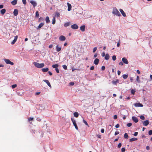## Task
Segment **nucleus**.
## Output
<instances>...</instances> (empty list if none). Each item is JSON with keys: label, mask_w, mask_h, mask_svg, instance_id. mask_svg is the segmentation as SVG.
Segmentation results:
<instances>
[{"label": "nucleus", "mask_w": 152, "mask_h": 152, "mask_svg": "<svg viewBox=\"0 0 152 152\" xmlns=\"http://www.w3.org/2000/svg\"><path fill=\"white\" fill-rule=\"evenodd\" d=\"M148 134L149 135H151L152 134V130H150L148 132Z\"/></svg>", "instance_id": "nucleus-45"}, {"label": "nucleus", "mask_w": 152, "mask_h": 152, "mask_svg": "<svg viewBox=\"0 0 152 152\" xmlns=\"http://www.w3.org/2000/svg\"><path fill=\"white\" fill-rule=\"evenodd\" d=\"M33 64L35 67L38 68H42L45 66L44 64L43 63L39 64L38 63L35 62L33 63Z\"/></svg>", "instance_id": "nucleus-1"}, {"label": "nucleus", "mask_w": 152, "mask_h": 152, "mask_svg": "<svg viewBox=\"0 0 152 152\" xmlns=\"http://www.w3.org/2000/svg\"><path fill=\"white\" fill-rule=\"evenodd\" d=\"M59 39L61 41H64L65 40L66 37L64 36L61 35L59 37Z\"/></svg>", "instance_id": "nucleus-10"}, {"label": "nucleus", "mask_w": 152, "mask_h": 152, "mask_svg": "<svg viewBox=\"0 0 152 152\" xmlns=\"http://www.w3.org/2000/svg\"><path fill=\"white\" fill-rule=\"evenodd\" d=\"M96 136L98 138H101V135H100L97 134Z\"/></svg>", "instance_id": "nucleus-60"}, {"label": "nucleus", "mask_w": 152, "mask_h": 152, "mask_svg": "<svg viewBox=\"0 0 152 152\" xmlns=\"http://www.w3.org/2000/svg\"><path fill=\"white\" fill-rule=\"evenodd\" d=\"M6 10L5 9L1 10L0 11L1 14V15H4L6 12Z\"/></svg>", "instance_id": "nucleus-23"}, {"label": "nucleus", "mask_w": 152, "mask_h": 152, "mask_svg": "<svg viewBox=\"0 0 152 152\" xmlns=\"http://www.w3.org/2000/svg\"><path fill=\"white\" fill-rule=\"evenodd\" d=\"M83 122L85 124V125H86L87 126H88V124L86 121L85 120H83Z\"/></svg>", "instance_id": "nucleus-39"}, {"label": "nucleus", "mask_w": 152, "mask_h": 152, "mask_svg": "<svg viewBox=\"0 0 152 152\" xmlns=\"http://www.w3.org/2000/svg\"><path fill=\"white\" fill-rule=\"evenodd\" d=\"M17 86V85L16 84H14L12 85V88H16Z\"/></svg>", "instance_id": "nucleus-38"}, {"label": "nucleus", "mask_w": 152, "mask_h": 152, "mask_svg": "<svg viewBox=\"0 0 152 152\" xmlns=\"http://www.w3.org/2000/svg\"><path fill=\"white\" fill-rule=\"evenodd\" d=\"M128 77V75H123L122 76V77L124 79H126Z\"/></svg>", "instance_id": "nucleus-28"}, {"label": "nucleus", "mask_w": 152, "mask_h": 152, "mask_svg": "<svg viewBox=\"0 0 152 152\" xmlns=\"http://www.w3.org/2000/svg\"><path fill=\"white\" fill-rule=\"evenodd\" d=\"M37 120L39 121H41V119L40 118L38 117L37 118Z\"/></svg>", "instance_id": "nucleus-50"}, {"label": "nucleus", "mask_w": 152, "mask_h": 152, "mask_svg": "<svg viewBox=\"0 0 152 152\" xmlns=\"http://www.w3.org/2000/svg\"><path fill=\"white\" fill-rule=\"evenodd\" d=\"M140 118L142 120H144L145 119V118L144 116L142 115H141L140 116Z\"/></svg>", "instance_id": "nucleus-37"}, {"label": "nucleus", "mask_w": 152, "mask_h": 152, "mask_svg": "<svg viewBox=\"0 0 152 152\" xmlns=\"http://www.w3.org/2000/svg\"><path fill=\"white\" fill-rule=\"evenodd\" d=\"M18 11L17 9L14 10L13 12V14L15 16H16L18 15Z\"/></svg>", "instance_id": "nucleus-12"}, {"label": "nucleus", "mask_w": 152, "mask_h": 152, "mask_svg": "<svg viewBox=\"0 0 152 152\" xmlns=\"http://www.w3.org/2000/svg\"><path fill=\"white\" fill-rule=\"evenodd\" d=\"M121 152H125V148H121Z\"/></svg>", "instance_id": "nucleus-46"}, {"label": "nucleus", "mask_w": 152, "mask_h": 152, "mask_svg": "<svg viewBox=\"0 0 152 152\" xmlns=\"http://www.w3.org/2000/svg\"><path fill=\"white\" fill-rule=\"evenodd\" d=\"M132 119L133 121L136 123H137L138 121V120L136 117L132 116Z\"/></svg>", "instance_id": "nucleus-6"}, {"label": "nucleus", "mask_w": 152, "mask_h": 152, "mask_svg": "<svg viewBox=\"0 0 152 152\" xmlns=\"http://www.w3.org/2000/svg\"><path fill=\"white\" fill-rule=\"evenodd\" d=\"M94 66H92L90 68V69L91 70H93L94 69Z\"/></svg>", "instance_id": "nucleus-52"}, {"label": "nucleus", "mask_w": 152, "mask_h": 152, "mask_svg": "<svg viewBox=\"0 0 152 152\" xmlns=\"http://www.w3.org/2000/svg\"><path fill=\"white\" fill-rule=\"evenodd\" d=\"M124 137L125 138L128 139V138L129 136L127 133H125L124 134Z\"/></svg>", "instance_id": "nucleus-32"}, {"label": "nucleus", "mask_w": 152, "mask_h": 152, "mask_svg": "<svg viewBox=\"0 0 152 152\" xmlns=\"http://www.w3.org/2000/svg\"><path fill=\"white\" fill-rule=\"evenodd\" d=\"M112 83L114 85H116L117 83H118V80H116V81H113L112 82Z\"/></svg>", "instance_id": "nucleus-33"}, {"label": "nucleus", "mask_w": 152, "mask_h": 152, "mask_svg": "<svg viewBox=\"0 0 152 152\" xmlns=\"http://www.w3.org/2000/svg\"><path fill=\"white\" fill-rule=\"evenodd\" d=\"M22 2H23V3L24 4H26V0H22Z\"/></svg>", "instance_id": "nucleus-48"}, {"label": "nucleus", "mask_w": 152, "mask_h": 152, "mask_svg": "<svg viewBox=\"0 0 152 152\" xmlns=\"http://www.w3.org/2000/svg\"><path fill=\"white\" fill-rule=\"evenodd\" d=\"M149 44L150 45H152V40H150L149 42Z\"/></svg>", "instance_id": "nucleus-64"}, {"label": "nucleus", "mask_w": 152, "mask_h": 152, "mask_svg": "<svg viewBox=\"0 0 152 152\" xmlns=\"http://www.w3.org/2000/svg\"><path fill=\"white\" fill-rule=\"evenodd\" d=\"M18 38V36L17 35L15 36V37L14 39L13 40V41L11 42V44L12 45H13L15 44V42L17 41V39Z\"/></svg>", "instance_id": "nucleus-9"}, {"label": "nucleus", "mask_w": 152, "mask_h": 152, "mask_svg": "<svg viewBox=\"0 0 152 152\" xmlns=\"http://www.w3.org/2000/svg\"><path fill=\"white\" fill-rule=\"evenodd\" d=\"M134 105L136 107H142L143 105L140 103H136L134 104Z\"/></svg>", "instance_id": "nucleus-13"}, {"label": "nucleus", "mask_w": 152, "mask_h": 152, "mask_svg": "<svg viewBox=\"0 0 152 152\" xmlns=\"http://www.w3.org/2000/svg\"><path fill=\"white\" fill-rule=\"evenodd\" d=\"M99 61V59L97 58H96L94 60V64L95 65H97L98 64Z\"/></svg>", "instance_id": "nucleus-16"}, {"label": "nucleus", "mask_w": 152, "mask_h": 152, "mask_svg": "<svg viewBox=\"0 0 152 152\" xmlns=\"http://www.w3.org/2000/svg\"><path fill=\"white\" fill-rule=\"evenodd\" d=\"M4 60L7 64H10L11 65H13L14 64V63L11 61L9 59H4Z\"/></svg>", "instance_id": "nucleus-4"}, {"label": "nucleus", "mask_w": 152, "mask_h": 152, "mask_svg": "<svg viewBox=\"0 0 152 152\" xmlns=\"http://www.w3.org/2000/svg\"><path fill=\"white\" fill-rule=\"evenodd\" d=\"M39 16V14L38 11H37L36 12V16L38 17Z\"/></svg>", "instance_id": "nucleus-40"}, {"label": "nucleus", "mask_w": 152, "mask_h": 152, "mask_svg": "<svg viewBox=\"0 0 152 152\" xmlns=\"http://www.w3.org/2000/svg\"><path fill=\"white\" fill-rule=\"evenodd\" d=\"M136 80L137 82H138L139 83L140 82V78L139 76H137Z\"/></svg>", "instance_id": "nucleus-34"}, {"label": "nucleus", "mask_w": 152, "mask_h": 152, "mask_svg": "<svg viewBox=\"0 0 152 152\" xmlns=\"http://www.w3.org/2000/svg\"><path fill=\"white\" fill-rule=\"evenodd\" d=\"M62 67L64 69L66 70L67 69V67L66 65H64L62 66Z\"/></svg>", "instance_id": "nucleus-35"}, {"label": "nucleus", "mask_w": 152, "mask_h": 152, "mask_svg": "<svg viewBox=\"0 0 152 152\" xmlns=\"http://www.w3.org/2000/svg\"><path fill=\"white\" fill-rule=\"evenodd\" d=\"M44 24V23H41L39 25V26H38L37 29H39L41 28L42 26H43Z\"/></svg>", "instance_id": "nucleus-20"}, {"label": "nucleus", "mask_w": 152, "mask_h": 152, "mask_svg": "<svg viewBox=\"0 0 152 152\" xmlns=\"http://www.w3.org/2000/svg\"><path fill=\"white\" fill-rule=\"evenodd\" d=\"M117 118V116L116 115H115L114 116V119H116Z\"/></svg>", "instance_id": "nucleus-55"}, {"label": "nucleus", "mask_w": 152, "mask_h": 152, "mask_svg": "<svg viewBox=\"0 0 152 152\" xmlns=\"http://www.w3.org/2000/svg\"><path fill=\"white\" fill-rule=\"evenodd\" d=\"M121 145L122 144L121 143H119L118 145V148H120L121 146Z\"/></svg>", "instance_id": "nucleus-44"}, {"label": "nucleus", "mask_w": 152, "mask_h": 152, "mask_svg": "<svg viewBox=\"0 0 152 152\" xmlns=\"http://www.w3.org/2000/svg\"><path fill=\"white\" fill-rule=\"evenodd\" d=\"M58 66V65L57 64H53L52 65V67L53 68H55V69L57 68Z\"/></svg>", "instance_id": "nucleus-30"}, {"label": "nucleus", "mask_w": 152, "mask_h": 152, "mask_svg": "<svg viewBox=\"0 0 152 152\" xmlns=\"http://www.w3.org/2000/svg\"><path fill=\"white\" fill-rule=\"evenodd\" d=\"M105 67L104 66H102V68H101V69H102V70H104L105 69Z\"/></svg>", "instance_id": "nucleus-53"}, {"label": "nucleus", "mask_w": 152, "mask_h": 152, "mask_svg": "<svg viewBox=\"0 0 152 152\" xmlns=\"http://www.w3.org/2000/svg\"><path fill=\"white\" fill-rule=\"evenodd\" d=\"M119 125L118 124H117V125H116L115 126V127L116 128H118L119 127Z\"/></svg>", "instance_id": "nucleus-56"}, {"label": "nucleus", "mask_w": 152, "mask_h": 152, "mask_svg": "<svg viewBox=\"0 0 152 152\" xmlns=\"http://www.w3.org/2000/svg\"><path fill=\"white\" fill-rule=\"evenodd\" d=\"M55 70L57 73H59V69L57 68L55 69Z\"/></svg>", "instance_id": "nucleus-47"}, {"label": "nucleus", "mask_w": 152, "mask_h": 152, "mask_svg": "<svg viewBox=\"0 0 152 152\" xmlns=\"http://www.w3.org/2000/svg\"><path fill=\"white\" fill-rule=\"evenodd\" d=\"M53 46V45H50L49 46V48H51Z\"/></svg>", "instance_id": "nucleus-62"}, {"label": "nucleus", "mask_w": 152, "mask_h": 152, "mask_svg": "<svg viewBox=\"0 0 152 152\" xmlns=\"http://www.w3.org/2000/svg\"><path fill=\"white\" fill-rule=\"evenodd\" d=\"M119 134V132L118 131L115 132V135L116 136Z\"/></svg>", "instance_id": "nucleus-51"}, {"label": "nucleus", "mask_w": 152, "mask_h": 152, "mask_svg": "<svg viewBox=\"0 0 152 152\" xmlns=\"http://www.w3.org/2000/svg\"><path fill=\"white\" fill-rule=\"evenodd\" d=\"M45 20L47 23H48L50 22L49 18L48 16H47L46 17Z\"/></svg>", "instance_id": "nucleus-26"}, {"label": "nucleus", "mask_w": 152, "mask_h": 152, "mask_svg": "<svg viewBox=\"0 0 152 152\" xmlns=\"http://www.w3.org/2000/svg\"><path fill=\"white\" fill-rule=\"evenodd\" d=\"M71 28L73 29H77L78 28V26L76 24H74L71 25Z\"/></svg>", "instance_id": "nucleus-5"}, {"label": "nucleus", "mask_w": 152, "mask_h": 152, "mask_svg": "<svg viewBox=\"0 0 152 152\" xmlns=\"http://www.w3.org/2000/svg\"><path fill=\"white\" fill-rule=\"evenodd\" d=\"M135 91L134 90H133V89H132L131 90V93L132 94H135Z\"/></svg>", "instance_id": "nucleus-41"}, {"label": "nucleus", "mask_w": 152, "mask_h": 152, "mask_svg": "<svg viewBox=\"0 0 152 152\" xmlns=\"http://www.w3.org/2000/svg\"><path fill=\"white\" fill-rule=\"evenodd\" d=\"M146 149L148 150H149L150 149L149 147L148 146H147L146 147Z\"/></svg>", "instance_id": "nucleus-63"}, {"label": "nucleus", "mask_w": 152, "mask_h": 152, "mask_svg": "<svg viewBox=\"0 0 152 152\" xmlns=\"http://www.w3.org/2000/svg\"><path fill=\"white\" fill-rule=\"evenodd\" d=\"M119 11L120 12H121V13L122 15L124 17H126V15L125 13L124 12V11L122 9H120L119 10Z\"/></svg>", "instance_id": "nucleus-14"}, {"label": "nucleus", "mask_w": 152, "mask_h": 152, "mask_svg": "<svg viewBox=\"0 0 152 152\" xmlns=\"http://www.w3.org/2000/svg\"><path fill=\"white\" fill-rule=\"evenodd\" d=\"M34 118H30L28 119V120L29 121H30L31 120H32Z\"/></svg>", "instance_id": "nucleus-61"}, {"label": "nucleus", "mask_w": 152, "mask_h": 152, "mask_svg": "<svg viewBox=\"0 0 152 152\" xmlns=\"http://www.w3.org/2000/svg\"><path fill=\"white\" fill-rule=\"evenodd\" d=\"M105 56V53L104 52H103L102 54V57H104V56Z\"/></svg>", "instance_id": "nucleus-54"}, {"label": "nucleus", "mask_w": 152, "mask_h": 152, "mask_svg": "<svg viewBox=\"0 0 152 152\" xmlns=\"http://www.w3.org/2000/svg\"><path fill=\"white\" fill-rule=\"evenodd\" d=\"M30 2L33 5L34 7H35L37 5L36 3L33 1H31Z\"/></svg>", "instance_id": "nucleus-18"}, {"label": "nucleus", "mask_w": 152, "mask_h": 152, "mask_svg": "<svg viewBox=\"0 0 152 152\" xmlns=\"http://www.w3.org/2000/svg\"><path fill=\"white\" fill-rule=\"evenodd\" d=\"M69 84L71 86H73L74 84V83L73 82H71L69 83Z\"/></svg>", "instance_id": "nucleus-57"}, {"label": "nucleus", "mask_w": 152, "mask_h": 152, "mask_svg": "<svg viewBox=\"0 0 152 152\" xmlns=\"http://www.w3.org/2000/svg\"><path fill=\"white\" fill-rule=\"evenodd\" d=\"M137 140V138H132L130 139L129 141L130 142H132L133 141H136Z\"/></svg>", "instance_id": "nucleus-27"}, {"label": "nucleus", "mask_w": 152, "mask_h": 152, "mask_svg": "<svg viewBox=\"0 0 152 152\" xmlns=\"http://www.w3.org/2000/svg\"><path fill=\"white\" fill-rule=\"evenodd\" d=\"M17 3V0H14L11 2V4L13 5H15Z\"/></svg>", "instance_id": "nucleus-22"}, {"label": "nucleus", "mask_w": 152, "mask_h": 152, "mask_svg": "<svg viewBox=\"0 0 152 152\" xmlns=\"http://www.w3.org/2000/svg\"><path fill=\"white\" fill-rule=\"evenodd\" d=\"M56 15L58 17H59L60 15V14L59 12H56L55 13Z\"/></svg>", "instance_id": "nucleus-49"}, {"label": "nucleus", "mask_w": 152, "mask_h": 152, "mask_svg": "<svg viewBox=\"0 0 152 152\" xmlns=\"http://www.w3.org/2000/svg\"><path fill=\"white\" fill-rule=\"evenodd\" d=\"M122 61L123 63L125 64H127L129 63L128 61H127V59L125 57L123 58H122Z\"/></svg>", "instance_id": "nucleus-7"}, {"label": "nucleus", "mask_w": 152, "mask_h": 152, "mask_svg": "<svg viewBox=\"0 0 152 152\" xmlns=\"http://www.w3.org/2000/svg\"><path fill=\"white\" fill-rule=\"evenodd\" d=\"M71 121H72L73 124L75 126V128L77 130L78 129V127L77 125L76 122L75 121V120L74 119L72 118L71 119Z\"/></svg>", "instance_id": "nucleus-3"}, {"label": "nucleus", "mask_w": 152, "mask_h": 152, "mask_svg": "<svg viewBox=\"0 0 152 152\" xmlns=\"http://www.w3.org/2000/svg\"><path fill=\"white\" fill-rule=\"evenodd\" d=\"M112 59L113 61H115L116 59V56L115 55H114L112 56Z\"/></svg>", "instance_id": "nucleus-36"}, {"label": "nucleus", "mask_w": 152, "mask_h": 152, "mask_svg": "<svg viewBox=\"0 0 152 152\" xmlns=\"http://www.w3.org/2000/svg\"><path fill=\"white\" fill-rule=\"evenodd\" d=\"M43 81L45 82L48 85L50 88H51V86L50 85V83L49 82V81L48 80H43Z\"/></svg>", "instance_id": "nucleus-8"}, {"label": "nucleus", "mask_w": 152, "mask_h": 152, "mask_svg": "<svg viewBox=\"0 0 152 152\" xmlns=\"http://www.w3.org/2000/svg\"><path fill=\"white\" fill-rule=\"evenodd\" d=\"M86 26L85 25L81 26L80 27V30L83 32L84 31Z\"/></svg>", "instance_id": "nucleus-17"}, {"label": "nucleus", "mask_w": 152, "mask_h": 152, "mask_svg": "<svg viewBox=\"0 0 152 152\" xmlns=\"http://www.w3.org/2000/svg\"><path fill=\"white\" fill-rule=\"evenodd\" d=\"M56 51L58 52H59L61 50V47H59L58 45H57L56 46Z\"/></svg>", "instance_id": "nucleus-19"}, {"label": "nucleus", "mask_w": 152, "mask_h": 152, "mask_svg": "<svg viewBox=\"0 0 152 152\" xmlns=\"http://www.w3.org/2000/svg\"><path fill=\"white\" fill-rule=\"evenodd\" d=\"M112 13L114 15H116L118 16H121L120 13L115 7L113 9Z\"/></svg>", "instance_id": "nucleus-2"}, {"label": "nucleus", "mask_w": 152, "mask_h": 152, "mask_svg": "<svg viewBox=\"0 0 152 152\" xmlns=\"http://www.w3.org/2000/svg\"><path fill=\"white\" fill-rule=\"evenodd\" d=\"M70 24V23L69 22H68L64 23V26L65 27H66L69 26Z\"/></svg>", "instance_id": "nucleus-29"}, {"label": "nucleus", "mask_w": 152, "mask_h": 152, "mask_svg": "<svg viewBox=\"0 0 152 152\" xmlns=\"http://www.w3.org/2000/svg\"><path fill=\"white\" fill-rule=\"evenodd\" d=\"M138 134V132H135L134 133V136H137V135Z\"/></svg>", "instance_id": "nucleus-58"}, {"label": "nucleus", "mask_w": 152, "mask_h": 152, "mask_svg": "<svg viewBox=\"0 0 152 152\" xmlns=\"http://www.w3.org/2000/svg\"><path fill=\"white\" fill-rule=\"evenodd\" d=\"M109 58H110V56H109V54L108 53L106 54L105 55V57H104L105 59L106 60H108L109 59Z\"/></svg>", "instance_id": "nucleus-24"}, {"label": "nucleus", "mask_w": 152, "mask_h": 152, "mask_svg": "<svg viewBox=\"0 0 152 152\" xmlns=\"http://www.w3.org/2000/svg\"><path fill=\"white\" fill-rule=\"evenodd\" d=\"M74 115L76 118H77L79 116V114L77 112H75L74 113Z\"/></svg>", "instance_id": "nucleus-25"}, {"label": "nucleus", "mask_w": 152, "mask_h": 152, "mask_svg": "<svg viewBox=\"0 0 152 152\" xmlns=\"http://www.w3.org/2000/svg\"><path fill=\"white\" fill-rule=\"evenodd\" d=\"M119 65L121 66H122L123 65V63L122 62H120L119 64Z\"/></svg>", "instance_id": "nucleus-59"}, {"label": "nucleus", "mask_w": 152, "mask_h": 152, "mask_svg": "<svg viewBox=\"0 0 152 152\" xmlns=\"http://www.w3.org/2000/svg\"><path fill=\"white\" fill-rule=\"evenodd\" d=\"M149 123V122L148 120H146V121H145L143 123V125L145 126H147Z\"/></svg>", "instance_id": "nucleus-15"}, {"label": "nucleus", "mask_w": 152, "mask_h": 152, "mask_svg": "<svg viewBox=\"0 0 152 152\" xmlns=\"http://www.w3.org/2000/svg\"><path fill=\"white\" fill-rule=\"evenodd\" d=\"M56 23V19L55 17H53L52 19V24H54Z\"/></svg>", "instance_id": "nucleus-31"}, {"label": "nucleus", "mask_w": 152, "mask_h": 152, "mask_svg": "<svg viewBox=\"0 0 152 152\" xmlns=\"http://www.w3.org/2000/svg\"><path fill=\"white\" fill-rule=\"evenodd\" d=\"M132 125V124L130 123H128L127 124V126L128 127H130Z\"/></svg>", "instance_id": "nucleus-42"}, {"label": "nucleus", "mask_w": 152, "mask_h": 152, "mask_svg": "<svg viewBox=\"0 0 152 152\" xmlns=\"http://www.w3.org/2000/svg\"><path fill=\"white\" fill-rule=\"evenodd\" d=\"M67 6H68V11H70L72 9V6L71 4H69V3L67 2Z\"/></svg>", "instance_id": "nucleus-11"}, {"label": "nucleus", "mask_w": 152, "mask_h": 152, "mask_svg": "<svg viewBox=\"0 0 152 152\" xmlns=\"http://www.w3.org/2000/svg\"><path fill=\"white\" fill-rule=\"evenodd\" d=\"M49 70V69L48 68H43L42 69V70L43 72H48Z\"/></svg>", "instance_id": "nucleus-21"}, {"label": "nucleus", "mask_w": 152, "mask_h": 152, "mask_svg": "<svg viewBox=\"0 0 152 152\" xmlns=\"http://www.w3.org/2000/svg\"><path fill=\"white\" fill-rule=\"evenodd\" d=\"M97 50V48L96 47H94L93 50V52L94 53Z\"/></svg>", "instance_id": "nucleus-43"}]
</instances>
